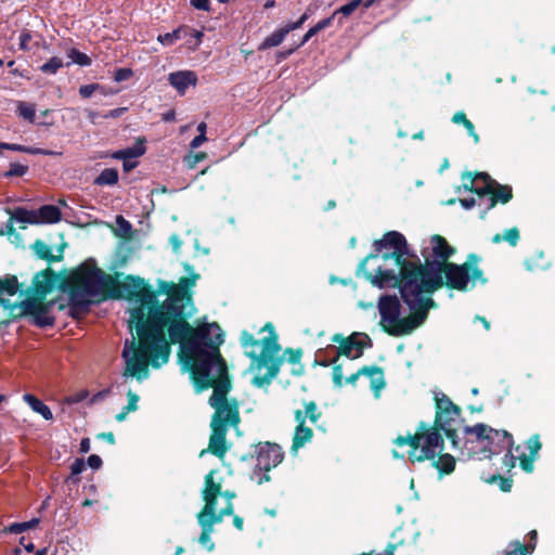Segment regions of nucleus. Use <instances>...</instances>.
Wrapping results in <instances>:
<instances>
[{
    "label": "nucleus",
    "instance_id": "f257e3e1",
    "mask_svg": "<svg viewBox=\"0 0 555 555\" xmlns=\"http://www.w3.org/2000/svg\"><path fill=\"white\" fill-rule=\"evenodd\" d=\"M194 279L182 278L172 287L166 301L155 307L156 296L146 288L141 278L127 276L124 282H117L112 275L93 264L80 266L68 279L72 286L69 293V314L78 317L86 313L92 299L127 298L138 304L130 310L129 328H135L138 343L132 335L126 340L122 358L126 363L125 376L137 377L139 380L147 377L151 364L158 369L168 362L170 344L165 328L168 327L170 341L180 344L191 339L197 331L185 320L186 307L191 302L188 288L195 284Z\"/></svg>",
    "mask_w": 555,
    "mask_h": 555
},
{
    "label": "nucleus",
    "instance_id": "f03ea898",
    "mask_svg": "<svg viewBox=\"0 0 555 555\" xmlns=\"http://www.w3.org/2000/svg\"><path fill=\"white\" fill-rule=\"evenodd\" d=\"M223 343V332L216 323H204L197 326L191 339L182 343L180 357L184 366L191 372L197 391L214 388L209 404L215 409L210 425L236 427L240 423L238 405L235 400L229 401L227 395L231 383L228 369L220 354L219 347Z\"/></svg>",
    "mask_w": 555,
    "mask_h": 555
},
{
    "label": "nucleus",
    "instance_id": "7ed1b4c3",
    "mask_svg": "<svg viewBox=\"0 0 555 555\" xmlns=\"http://www.w3.org/2000/svg\"><path fill=\"white\" fill-rule=\"evenodd\" d=\"M374 253L369 255L360 264L359 269L372 285L378 288L397 287L403 285L402 268L413 266L404 256L409 255L405 237L397 232L390 231L383 238L373 244Z\"/></svg>",
    "mask_w": 555,
    "mask_h": 555
},
{
    "label": "nucleus",
    "instance_id": "20e7f679",
    "mask_svg": "<svg viewBox=\"0 0 555 555\" xmlns=\"http://www.w3.org/2000/svg\"><path fill=\"white\" fill-rule=\"evenodd\" d=\"M453 253L454 249L444 237L433 235L428 245L424 246L422 250L425 266L413 262V266L402 268L403 285L401 286V296L412 308L420 305V299H417L420 289L423 288L431 294L443 285L442 269Z\"/></svg>",
    "mask_w": 555,
    "mask_h": 555
},
{
    "label": "nucleus",
    "instance_id": "39448f33",
    "mask_svg": "<svg viewBox=\"0 0 555 555\" xmlns=\"http://www.w3.org/2000/svg\"><path fill=\"white\" fill-rule=\"evenodd\" d=\"M262 332H268L267 336L255 339L251 334L244 331L241 335V344L245 349V354L251 359L248 371L254 375L253 385L263 387L271 383L278 375L281 358L280 345L278 344V335L272 324H266Z\"/></svg>",
    "mask_w": 555,
    "mask_h": 555
},
{
    "label": "nucleus",
    "instance_id": "423d86ee",
    "mask_svg": "<svg viewBox=\"0 0 555 555\" xmlns=\"http://www.w3.org/2000/svg\"><path fill=\"white\" fill-rule=\"evenodd\" d=\"M420 305L412 306L403 298L412 313L401 318V304L396 295H383L378 299V312L380 314V325L391 336H405L421 326L427 319L428 311L435 302L430 294L425 289H420L417 295Z\"/></svg>",
    "mask_w": 555,
    "mask_h": 555
},
{
    "label": "nucleus",
    "instance_id": "0eeeda50",
    "mask_svg": "<svg viewBox=\"0 0 555 555\" xmlns=\"http://www.w3.org/2000/svg\"><path fill=\"white\" fill-rule=\"evenodd\" d=\"M214 473L215 472L211 470L205 477V487L203 490L205 506L197 515V521L202 528L198 542L208 551L215 548V544L211 541L214 526L221 522L224 516L231 515L230 507L223 513H217V495L220 493V485L214 480Z\"/></svg>",
    "mask_w": 555,
    "mask_h": 555
},
{
    "label": "nucleus",
    "instance_id": "6e6552de",
    "mask_svg": "<svg viewBox=\"0 0 555 555\" xmlns=\"http://www.w3.org/2000/svg\"><path fill=\"white\" fill-rule=\"evenodd\" d=\"M436 425L429 427L425 423H421L416 433L411 436H399L395 443L399 447L409 446V460L411 462H423L425 460H434L443 451V439Z\"/></svg>",
    "mask_w": 555,
    "mask_h": 555
},
{
    "label": "nucleus",
    "instance_id": "1a4fd4ad",
    "mask_svg": "<svg viewBox=\"0 0 555 555\" xmlns=\"http://www.w3.org/2000/svg\"><path fill=\"white\" fill-rule=\"evenodd\" d=\"M462 180L465 190L475 192L480 197L490 195L487 198V209L494 207L498 202L505 204L512 198L511 186L496 183L485 172L477 173L475 177L467 172L463 175Z\"/></svg>",
    "mask_w": 555,
    "mask_h": 555
},
{
    "label": "nucleus",
    "instance_id": "9d476101",
    "mask_svg": "<svg viewBox=\"0 0 555 555\" xmlns=\"http://www.w3.org/2000/svg\"><path fill=\"white\" fill-rule=\"evenodd\" d=\"M478 260L476 255H469L467 261L463 264L446 263L442 269L446 275V284L457 291H466L469 282L474 285L477 282L486 283L483 273L478 267Z\"/></svg>",
    "mask_w": 555,
    "mask_h": 555
},
{
    "label": "nucleus",
    "instance_id": "9b49d317",
    "mask_svg": "<svg viewBox=\"0 0 555 555\" xmlns=\"http://www.w3.org/2000/svg\"><path fill=\"white\" fill-rule=\"evenodd\" d=\"M464 433L466 435H474L477 441L480 442L483 448L488 449L490 454H499L506 450V455H511V459H514L511 452L513 437L506 430L493 429L490 426L480 423L474 426H466L464 428Z\"/></svg>",
    "mask_w": 555,
    "mask_h": 555
},
{
    "label": "nucleus",
    "instance_id": "f8f14e48",
    "mask_svg": "<svg viewBox=\"0 0 555 555\" xmlns=\"http://www.w3.org/2000/svg\"><path fill=\"white\" fill-rule=\"evenodd\" d=\"M436 406L435 425L442 429L446 436L452 441V444L456 447V430L453 425L460 416V408L444 393H436Z\"/></svg>",
    "mask_w": 555,
    "mask_h": 555
},
{
    "label": "nucleus",
    "instance_id": "ddd939ff",
    "mask_svg": "<svg viewBox=\"0 0 555 555\" xmlns=\"http://www.w3.org/2000/svg\"><path fill=\"white\" fill-rule=\"evenodd\" d=\"M54 301H43L42 297H29L18 305L22 317H31L33 323L39 327L52 326L54 318L51 315V309Z\"/></svg>",
    "mask_w": 555,
    "mask_h": 555
},
{
    "label": "nucleus",
    "instance_id": "4468645a",
    "mask_svg": "<svg viewBox=\"0 0 555 555\" xmlns=\"http://www.w3.org/2000/svg\"><path fill=\"white\" fill-rule=\"evenodd\" d=\"M257 468L268 473L271 468L276 467L284 459V453L281 447L276 443L261 442L256 447ZM270 477L264 474L259 483L269 481Z\"/></svg>",
    "mask_w": 555,
    "mask_h": 555
},
{
    "label": "nucleus",
    "instance_id": "2eb2a0df",
    "mask_svg": "<svg viewBox=\"0 0 555 555\" xmlns=\"http://www.w3.org/2000/svg\"><path fill=\"white\" fill-rule=\"evenodd\" d=\"M332 340L339 344V349L336 351V356L331 362H322V365H328L336 362L339 354H344L349 359H357L363 353V343L357 338L356 334L348 338H345L341 334H335Z\"/></svg>",
    "mask_w": 555,
    "mask_h": 555
},
{
    "label": "nucleus",
    "instance_id": "dca6fc26",
    "mask_svg": "<svg viewBox=\"0 0 555 555\" xmlns=\"http://www.w3.org/2000/svg\"><path fill=\"white\" fill-rule=\"evenodd\" d=\"M211 427V435L209 438L208 448L206 450H202L199 456H204L205 453L209 452L218 457H223L228 451V446L225 441V436L228 429L224 427L214 426Z\"/></svg>",
    "mask_w": 555,
    "mask_h": 555
},
{
    "label": "nucleus",
    "instance_id": "f3484780",
    "mask_svg": "<svg viewBox=\"0 0 555 555\" xmlns=\"http://www.w3.org/2000/svg\"><path fill=\"white\" fill-rule=\"evenodd\" d=\"M168 81L180 95H184L189 87H195L197 76L192 70H178L168 75Z\"/></svg>",
    "mask_w": 555,
    "mask_h": 555
},
{
    "label": "nucleus",
    "instance_id": "a211bd4d",
    "mask_svg": "<svg viewBox=\"0 0 555 555\" xmlns=\"http://www.w3.org/2000/svg\"><path fill=\"white\" fill-rule=\"evenodd\" d=\"M526 447L529 451V455L525 453L519 455L520 466L524 470L531 473L533 470V462L542 447L540 437L538 435L530 437L526 443Z\"/></svg>",
    "mask_w": 555,
    "mask_h": 555
},
{
    "label": "nucleus",
    "instance_id": "6ab92c4d",
    "mask_svg": "<svg viewBox=\"0 0 555 555\" xmlns=\"http://www.w3.org/2000/svg\"><path fill=\"white\" fill-rule=\"evenodd\" d=\"M36 297H44L53 288V273L51 270L39 272L33 280Z\"/></svg>",
    "mask_w": 555,
    "mask_h": 555
},
{
    "label": "nucleus",
    "instance_id": "aec40b11",
    "mask_svg": "<svg viewBox=\"0 0 555 555\" xmlns=\"http://www.w3.org/2000/svg\"><path fill=\"white\" fill-rule=\"evenodd\" d=\"M291 31H293V28H291L289 24L287 23L268 36L258 47V50L262 51L280 46L285 39L286 35Z\"/></svg>",
    "mask_w": 555,
    "mask_h": 555
},
{
    "label": "nucleus",
    "instance_id": "412c9836",
    "mask_svg": "<svg viewBox=\"0 0 555 555\" xmlns=\"http://www.w3.org/2000/svg\"><path fill=\"white\" fill-rule=\"evenodd\" d=\"M38 223H55L61 220V210L54 205H43L35 210Z\"/></svg>",
    "mask_w": 555,
    "mask_h": 555
},
{
    "label": "nucleus",
    "instance_id": "4be33fe9",
    "mask_svg": "<svg viewBox=\"0 0 555 555\" xmlns=\"http://www.w3.org/2000/svg\"><path fill=\"white\" fill-rule=\"evenodd\" d=\"M23 399L34 412L40 414L44 420L51 421L53 418L50 408L34 395L25 393Z\"/></svg>",
    "mask_w": 555,
    "mask_h": 555
},
{
    "label": "nucleus",
    "instance_id": "5701e85b",
    "mask_svg": "<svg viewBox=\"0 0 555 555\" xmlns=\"http://www.w3.org/2000/svg\"><path fill=\"white\" fill-rule=\"evenodd\" d=\"M145 153V146L143 140H138L135 145L124 150L116 151L112 154L115 159H132L142 156Z\"/></svg>",
    "mask_w": 555,
    "mask_h": 555
},
{
    "label": "nucleus",
    "instance_id": "b1692460",
    "mask_svg": "<svg viewBox=\"0 0 555 555\" xmlns=\"http://www.w3.org/2000/svg\"><path fill=\"white\" fill-rule=\"evenodd\" d=\"M361 373H366V376L370 377L372 389L374 390L375 396L378 397L380 389L385 387L383 371L377 366H372L362 367Z\"/></svg>",
    "mask_w": 555,
    "mask_h": 555
},
{
    "label": "nucleus",
    "instance_id": "393cba45",
    "mask_svg": "<svg viewBox=\"0 0 555 555\" xmlns=\"http://www.w3.org/2000/svg\"><path fill=\"white\" fill-rule=\"evenodd\" d=\"M312 429L305 427V425H297L293 437L292 451L297 452L312 438Z\"/></svg>",
    "mask_w": 555,
    "mask_h": 555
},
{
    "label": "nucleus",
    "instance_id": "a878e982",
    "mask_svg": "<svg viewBox=\"0 0 555 555\" xmlns=\"http://www.w3.org/2000/svg\"><path fill=\"white\" fill-rule=\"evenodd\" d=\"M10 214L11 219L16 222L38 224V219L36 218L35 210H27L23 207H18L14 210H7Z\"/></svg>",
    "mask_w": 555,
    "mask_h": 555
},
{
    "label": "nucleus",
    "instance_id": "bb28decb",
    "mask_svg": "<svg viewBox=\"0 0 555 555\" xmlns=\"http://www.w3.org/2000/svg\"><path fill=\"white\" fill-rule=\"evenodd\" d=\"M0 149L14 151V152H22V153H28L33 155H55L56 153L43 149L38 147H29L21 144H14V143H5L0 142Z\"/></svg>",
    "mask_w": 555,
    "mask_h": 555
},
{
    "label": "nucleus",
    "instance_id": "cd10ccee",
    "mask_svg": "<svg viewBox=\"0 0 555 555\" xmlns=\"http://www.w3.org/2000/svg\"><path fill=\"white\" fill-rule=\"evenodd\" d=\"M118 170L115 168H106L95 178L96 185H115L118 182Z\"/></svg>",
    "mask_w": 555,
    "mask_h": 555
},
{
    "label": "nucleus",
    "instance_id": "c85d7f7f",
    "mask_svg": "<svg viewBox=\"0 0 555 555\" xmlns=\"http://www.w3.org/2000/svg\"><path fill=\"white\" fill-rule=\"evenodd\" d=\"M189 28L179 27L171 33H166L163 35H158L157 40L164 46H172L176 41L182 39L186 36Z\"/></svg>",
    "mask_w": 555,
    "mask_h": 555
},
{
    "label": "nucleus",
    "instance_id": "c756f323",
    "mask_svg": "<svg viewBox=\"0 0 555 555\" xmlns=\"http://www.w3.org/2000/svg\"><path fill=\"white\" fill-rule=\"evenodd\" d=\"M333 23V16H328L326 18L321 20L318 22L313 27H311L302 37L301 42L298 47L304 46L307 43L313 36H315L319 31L330 27Z\"/></svg>",
    "mask_w": 555,
    "mask_h": 555
},
{
    "label": "nucleus",
    "instance_id": "7c9ffc66",
    "mask_svg": "<svg viewBox=\"0 0 555 555\" xmlns=\"http://www.w3.org/2000/svg\"><path fill=\"white\" fill-rule=\"evenodd\" d=\"M127 398H128V404L125 408H122L120 413H118L116 415V420L118 422L125 421L127 415L130 412H134L138 410L139 396L137 393L132 392L131 390H129L127 392Z\"/></svg>",
    "mask_w": 555,
    "mask_h": 555
},
{
    "label": "nucleus",
    "instance_id": "2f4dec72",
    "mask_svg": "<svg viewBox=\"0 0 555 555\" xmlns=\"http://www.w3.org/2000/svg\"><path fill=\"white\" fill-rule=\"evenodd\" d=\"M31 249L41 259H46V260H49V261L56 260V258L53 257L52 254H51L50 246L48 244H46L44 242L40 241V240H37L31 245Z\"/></svg>",
    "mask_w": 555,
    "mask_h": 555
},
{
    "label": "nucleus",
    "instance_id": "473e14b6",
    "mask_svg": "<svg viewBox=\"0 0 555 555\" xmlns=\"http://www.w3.org/2000/svg\"><path fill=\"white\" fill-rule=\"evenodd\" d=\"M435 465L439 470L446 474H450L454 470L455 460L452 455L448 453L441 454L437 462L435 463Z\"/></svg>",
    "mask_w": 555,
    "mask_h": 555
},
{
    "label": "nucleus",
    "instance_id": "72a5a7b5",
    "mask_svg": "<svg viewBox=\"0 0 555 555\" xmlns=\"http://www.w3.org/2000/svg\"><path fill=\"white\" fill-rule=\"evenodd\" d=\"M0 291L8 294V295H14L18 291V282L16 276H5L4 279L0 280Z\"/></svg>",
    "mask_w": 555,
    "mask_h": 555
},
{
    "label": "nucleus",
    "instance_id": "f704fd0d",
    "mask_svg": "<svg viewBox=\"0 0 555 555\" xmlns=\"http://www.w3.org/2000/svg\"><path fill=\"white\" fill-rule=\"evenodd\" d=\"M64 66V63L61 57L53 56L48 62L40 66V72L43 74L54 75Z\"/></svg>",
    "mask_w": 555,
    "mask_h": 555
},
{
    "label": "nucleus",
    "instance_id": "c9c22d12",
    "mask_svg": "<svg viewBox=\"0 0 555 555\" xmlns=\"http://www.w3.org/2000/svg\"><path fill=\"white\" fill-rule=\"evenodd\" d=\"M17 114L25 120L33 122L36 116V107L34 104L20 102L17 105Z\"/></svg>",
    "mask_w": 555,
    "mask_h": 555
},
{
    "label": "nucleus",
    "instance_id": "e433bc0d",
    "mask_svg": "<svg viewBox=\"0 0 555 555\" xmlns=\"http://www.w3.org/2000/svg\"><path fill=\"white\" fill-rule=\"evenodd\" d=\"M39 524V519L38 518H33L31 520L29 521H24V522H13L11 524L9 527H8V531L10 533H14V534H18V533H22L26 530H29V529H33L35 528L37 525Z\"/></svg>",
    "mask_w": 555,
    "mask_h": 555
},
{
    "label": "nucleus",
    "instance_id": "4c0bfd02",
    "mask_svg": "<svg viewBox=\"0 0 555 555\" xmlns=\"http://www.w3.org/2000/svg\"><path fill=\"white\" fill-rule=\"evenodd\" d=\"M362 2H363V0H350L345 5H341L339 9L335 10L331 16H333V20L338 14H341L345 17L349 16L362 4Z\"/></svg>",
    "mask_w": 555,
    "mask_h": 555
},
{
    "label": "nucleus",
    "instance_id": "58836bf2",
    "mask_svg": "<svg viewBox=\"0 0 555 555\" xmlns=\"http://www.w3.org/2000/svg\"><path fill=\"white\" fill-rule=\"evenodd\" d=\"M68 57L72 60V63H76L80 66H89L91 64V59L77 49H70L68 51Z\"/></svg>",
    "mask_w": 555,
    "mask_h": 555
},
{
    "label": "nucleus",
    "instance_id": "ea45409f",
    "mask_svg": "<svg viewBox=\"0 0 555 555\" xmlns=\"http://www.w3.org/2000/svg\"><path fill=\"white\" fill-rule=\"evenodd\" d=\"M28 171L27 165H22L17 163L10 164V168L8 171L4 172V177L12 178V177H23Z\"/></svg>",
    "mask_w": 555,
    "mask_h": 555
},
{
    "label": "nucleus",
    "instance_id": "a19ab883",
    "mask_svg": "<svg viewBox=\"0 0 555 555\" xmlns=\"http://www.w3.org/2000/svg\"><path fill=\"white\" fill-rule=\"evenodd\" d=\"M34 36H33V33L27 30V29H24L22 30L21 35H20V49L23 50V51H28L30 50V41L33 40Z\"/></svg>",
    "mask_w": 555,
    "mask_h": 555
},
{
    "label": "nucleus",
    "instance_id": "79ce46f5",
    "mask_svg": "<svg viewBox=\"0 0 555 555\" xmlns=\"http://www.w3.org/2000/svg\"><path fill=\"white\" fill-rule=\"evenodd\" d=\"M305 414L311 421V423H315L320 417L317 404L312 401L305 404Z\"/></svg>",
    "mask_w": 555,
    "mask_h": 555
},
{
    "label": "nucleus",
    "instance_id": "37998d69",
    "mask_svg": "<svg viewBox=\"0 0 555 555\" xmlns=\"http://www.w3.org/2000/svg\"><path fill=\"white\" fill-rule=\"evenodd\" d=\"M116 224L118 225V229L122 236H126L131 232V223L128 220H126L121 215H118L116 217Z\"/></svg>",
    "mask_w": 555,
    "mask_h": 555
},
{
    "label": "nucleus",
    "instance_id": "c03bdc74",
    "mask_svg": "<svg viewBox=\"0 0 555 555\" xmlns=\"http://www.w3.org/2000/svg\"><path fill=\"white\" fill-rule=\"evenodd\" d=\"M218 496H223L225 499V506L222 507L220 511L217 509V513H223L224 511L228 509V507H230V511H231V515L233 514V503H232V500L233 498L235 496V493L233 492H230V491H225V492H221L217 495Z\"/></svg>",
    "mask_w": 555,
    "mask_h": 555
},
{
    "label": "nucleus",
    "instance_id": "a18cd8bd",
    "mask_svg": "<svg viewBox=\"0 0 555 555\" xmlns=\"http://www.w3.org/2000/svg\"><path fill=\"white\" fill-rule=\"evenodd\" d=\"M504 241L508 242L512 246H516L519 240V232L516 228L508 229L503 234Z\"/></svg>",
    "mask_w": 555,
    "mask_h": 555
},
{
    "label": "nucleus",
    "instance_id": "49530a36",
    "mask_svg": "<svg viewBox=\"0 0 555 555\" xmlns=\"http://www.w3.org/2000/svg\"><path fill=\"white\" fill-rule=\"evenodd\" d=\"M100 85L98 83H90V85H83L79 88V94L85 98V99H88L90 98L93 92L98 89H100Z\"/></svg>",
    "mask_w": 555,
    "mask_h": 555
},
{
    "label": "nucleus",
    "instance_id": "de8ad7c7",
    "mask_svg": "<svg viewBox=\"0 0 555 555\" xmlns=\"http://www.w3.org/2000/svg\"><path fill=\"white\" fill-rule=\"evenodd\" d=\"M132 70L130 68H119L115 72L114 80L116 82H121L129 79L132 76Z\"/></svg>",
    "mask_w": 555,
    "mask_h": 555
},
{
    "label": "nucleus",
    "instance_id": "09e8293b",
    "mask_svg": "<svg viewBox=\"0 0 555 555\" xmlns=\"http://www.w3.org/2000/svg\"><path fill=\"white\" fill-rule=\"evenodd\" d=\"M311 14L312 10L310 8H307L298 21L288 23L291 28H293V30L300 28L304 25V23L310 17Z\"/></svg>",
    "mask_w": 555,
    "mask_h": 555
},
{
    "label": "nucleus",
    "instance_id": "8fccbe9b",
    "mask_svg": "<svg viewBox=\"0 0 555 555\" xmlns=\"http://www.w3.org/2000/svg\"><path fill=\"white\" fill-rule=\"evenodd\" d=\"M85 469V461L83 459H76L70 465V472L73 476H77L81 474Z\"/></svg>",
    "mask_w": 555,
    "mask_h": 555
},
{
    "label": "nucleus",
    "instance_id": "3c124183",
    "mask_svg": "<svg viewBox=\"0 0 555 555\" xmlns=\"http://www.w3.org/2000/svg\"><path fill=\"white\" fill-rule=\"evenodd\" d=\"M505 555H525L524 545L519 542H515L508 546L505 551Z\"/></svg>",
    "mask_w": 555,
    "mask_h": 555
},
{
    "label": "nucleus",
    "instance_id": "603ef678",
    "mask_svg": "<svg viewBox=\"0 0 555 555\" xmlns=\"http://www.w3.org/2000/svg\"><path fill=\"white\" fill-rule=\"evenodd\" d=\"M343 369L340 365H335L333 369V382L337 387L343 385Z\"/></svg>",
    "mask_w": 555,
    "mask_h": 555
},
{
    "label": "nucleus",
    "instance_id": "864d4df0",
    "mask_svg": "<svg viewBox=\"0 0 555 555\" xmlns=\"http://www.w3.org/2000/svg\"><path fill=\"white\" fill-rule=\"evenodd\" d=\"M88 465L93 469H99L102 466V459L96 454H92L88 457Z\"/></svg>",
    "mask_w": 555,
    "mask_h": 555
},
{
    "label": "nucleus",
    "instance_id": "5fc2aeb1",
    "mask_svg": "<svg viewBox=\"0 0 555 555\" xmlns=\"http://www.w3.org/2000/svg\"><path fill=\"white\" fill-rule=\"evenodd\" d=\"M206 155L204 153H198L196 155L190 156L186 158L188 165L190 168H194L197 163L202 162Z\"/></svg>",
    "mask_w": 555,
    "mask_h": 555
},
{
    "label": "nucleus",
    "instance_id": "6e6d98bb",
    "mask_svg": "<svg viewBox=\"0 0 555 555\" xmlns=\"http://www.w3.org/2000/svg\"><path fill=\"white\" fill-rule=\"evenodd\" d=\"M190 3L197 10H209V0H190Z\"/></svg>",
    "mask_w": 555,
    "mask_h": 555
},
{
    "label": "nucleus",
    "instance_id": "4d7b16f0",
    "mask_svg": "<svg viewBox=\"0 0 555 555\" xmlns=\"http://www.w3.org/2000/svg\"><path fill=\"white\" fill-rule=\"evenodd\" d=\"M464 127L467 130L468 134L474 139V142L479 143L480 139H479V135L477 134V132L475 131V127H474L473 122L470 120H468L464 125Z\"/></svg>",
    "mask_w": 555,
    "mask_h": 555
},
{
    "label": "nucleus",
    "instance_id": "13d9d810",
    "mask_svg": "<svg viewBox=\"0 0 555 555\" xmlns=\"http://www.w3.org/2000/svg\"><path fill=\"white\" fill-rule=\"evenodd\" d=\"M127 112V107H118L109 111L104 115V118H118Z\"/></svg>",
    "mask_w": 555,
    "mask_h": 555
},
{
    "label": "nucleus",
    "instance_id": "bf43d9fd",
    "mask_svg": "<svg viewBox=\"0 0 555 555\" xmlns=\"http://www.w3.org/2000/svg\"><path fill=\"white\" fill-rule=\"evenodd\" d=\"M207 140L206 135H204L203 133L196 135L190 143V146L192 149H197L205 141Z\"/></svg>",
    "mask_w": 555,
    "mask_h": 555
},
{
    "label": "nucleus",
    "instance_id": "052dcab7",
    "mask_svg": "<svg viewBox=\"0 0 555 555\" xmlns=\"http://www.w3.org/2000/svg\"><path fill=\"white\" fill-rule=\"evenodd\" d=\"M452 121L454 124H462L463 126L468 121L466 115L463 112H457L453 115Z\"/></svg>",
    "mask_w": 555,
    "mask_h": 555
},
{
    "label": "nucleus",
    "instance_id": "680f3d73",
    "mask_svg": "<svg viewBox=\"0 0 555 555\" xmlns=\"http://www.w3.org/2000/svg\"><path fill=\"white\" fill-rule=\"evenodd\" d=\"M20 544L23 545V547L26 550V552L28 553H33L35 551V545L33 542H26V538L25 537H22L20 539Z\"/></svg>",
    "mask_w": 555,
    "mask_h": 555
},
{
    "label": "nucleus",
    "instance_id": "e2e57ef3",
    "mask_svg": "<svg viewBox=\"0 0 555 555\" xmlns=\"http://www.w3.org/2000/svg\"><path fill=\"white\" fill-rule=\"evenodd\" d=\"M460 203L465 209H470L476 205V199L474 197L462 198Z\"/></svg>",
    "mask_w": 555,
    "mask_h": 555
},
{
    "label": "nucleus",
    "instance_id": "0e129e2a",
    "mask_svg": "<svg viewBox=\"0 0 555 555\" xmlns=\"http://www.w3.org/2000/svg\"><path fill=\"white\" fill-rule=\"evenodd\" d=\"M307 415L305 414V411L296 410L295 411V420L298 423V425H305Z\"/></svg>",
    "mask_w": 555,
    "mask_h": 555
},
{
    "label": "nucleus",
    "instance_id": "69168bd1",
    "mask_svg": "<svg viewBox=\"0 0 555 555\" xmlns=\"http://www.w3.org/2000/svg\"><path fill=\"white\" fill-rule=\"evenodd\" d=\"M79 450L81 453H88L90 451V439L89 438H83L80 441Z\"/></svg>",
    "mask_w": 555,
    "mask_h": 555
},
{
    "label": "nucleus",
    "instance_id": "338daca9",
    "mask_svg": "<svg viewBox=\"0 0 555 555\" xmlns=\"http://www.w3.org/2000/svg\"><path fill=\"white\" fill-rule=\"evenodd\" d=\"M14 220L10 218V220L7 222L5 227L3 228L5 231V234L12 235L15 233V229L13 225Z\"/></svg>",
    "mask_w": 555,
    "mask_h": 555
},
{
    "label": "nucleus",
    "instance_id": "774afa93",
    "mask_svg": "<svg viewBox=\"0 0 555 555\" xmlns=\"http://www.w3.org/2000/svg\"><path fill=\"white\" fill-rule=\"evenodd\" d=\"M100 437L102 439L106 440L107 442H109L111 444L115 443V437H114L113 433H103L100 435Z\"/></svg>",
    "mask_w": 555,
    "mask_h": 555
}]
</instances>
